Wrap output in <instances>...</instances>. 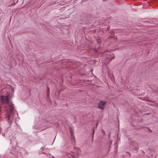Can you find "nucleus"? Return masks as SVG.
I'll return each instance as SVG.
<instances>
[{"mask_svg":"<svg viewBox=\"0 0 158 158\" xmlns=\"http://www.w3.org/2000/svg\"><path fill=\"white\" fill-rule=\"evenodd\" d=\"M106 102H104L102 101H100L98 104V108L102 110H103L104 108Z\"/></svg>","mask_w":158,"mask_h":158,"instance_id":"obj_2","label":"nucleus"},{"mask_svg":"<svg viewBox=\"0 0 158 158\" xmlns=\"http://www.w3.org/2000/svg\"><path fill=\"white\" fill-rule=\"evenodd\" d=\"M77 154H78L79 153H80V149H79V148H78V149H77Z\"/></svg>","mask_w":158,"mask_h":158,"instance_id":"obj_5","label":"nucleus"},{"mask_svg":"<svg viewBox=\"0 0 158 158\" xmlns=\"http://www.w3.org/2000/svg\"><path fill=\"white\" fill-rule=\"evenodd\" d=\"M98 44H99V42H98Z\"/></svg>","mask_w":158,"mask_h":158,"instance_id":"obj_12","label":"nucleus"},{"mask_svg":"<svg viewBox=\"0 0 158 158\" xmlns=\"http://www.w3.org/2000/svg\"><path fill=\"white\" fill-rule=\"evenodd\" d=\"M43 153V154H44V153H45L44 152H40V153Z\"/></svg>","mask_w":158,"mask_h":158,"instance_id":"obj_10","label":"nucleus"},{"mask_svg":"<svg viewBox=\"0 0 158 158\" xmlns=\"http://www.w3.org/2000/svg\"><path fill=\"white\" fill-rule=\"evenodd\" d=\"M41 149L42 150H45L46 149H47V148H45L44 147H42L41 148Z\"/></svg>","mask_w":158,"mask_h":158,"instance_id":"obj_7","label":"nucleus"},{"mask_svg":"<svg viewBox=\"0 0 158 158\" xmlns=\"http://www.w3.org/2000/svg\"><path fill=\"white\" fill-rule=\"evenodd\" d=\"M94 130L93 129V135H94Z\"/></svg>","mask_w":158,"mask_h":158,"instance_id":"obj_9","label":"nucleus"},{"mask_svg":"<svg viewBox=\"0 0 158 158\" xmlns=\"http://www.w3.org/2000/svg\"><path fill=\"white\" fill-rule=\"evenodd\" d=\"M71 155H72L73 156H74V155L73 154V152H71V154H70Z\"/></svg>","mask_w":158,"mask_h":158,"instance_id":"obj_8","label":"nucleus"},{"mask_svg":"<svg viewBox=\"0 0 158 158\" xmlns=\"http://www.w3.org/2000/svg\"><path fill=\"white\" fill-rule=\"evenodd\" d=\"M15 155L17 156V158H22V154L20 152H18L16 154H14Z\"/></svg>","mask_w":158,"mask_h":158,"instance_id":"obj_3","label":"nucleus"},{"mask_svg":"<svg viewBox=\"0 0 158 158\" xmlns=\"http://www.w3.org/2000/svg\"><path fill=\"white\" fill-rule=\"evenodd\" d=\"M71 136H72V138L73 139H74L73 134L72 131H71Z\"/></svg>","mask_w":158,"mask_h":158,"instance_id":"obj_4","label":"nucleus"},{"mask_svg":"<svg viewBox=\"0 0 158 158\" xmlns=\"http://www.w3.org/2000/svg\"><path fill=\"white\" fill-rule=\"evenodd\" d=\"M88 15H87V18L88 17Z\"/></svg>","mask_w":158,"mask_h":158,"instance_id":"obj_13","label":"nucleus"},{"mask_svg":"<svg viewBox=\"0 0 158 158\" xmlns=\"http://www.w3.org/2000/svg\"><path fill=\"white\" fill-rule=\"evenodd\" d=\"M49 92H50L49 88H48V87L47 86V92L48 93V94L49 93Z\"/></svg>","mask_w":158,"mask_h":158,"instance_id":"obj_6","label":"nucleus"},{"mask_svg":"<svg viewBox=\"0 0 158 158\" xmlns=\"http://www.w3.org/2000/svg\"><path fill=\"white\" fill-rule=\"evenodd\" d=\"M103 133H105V131H103Z\"/></svg>","mask_w":158,"mask_h":158,"instance_id":"obj_11","label":"nucleus"},{"mask_svg":"<svg viewBox=\"0 0 158 158\" xmlns=\"http://www.w3.org/2000/svg\"><path fill=\"white\" fill-rule=\"evenodd\" d=\"M84 16H85V14H84V15H83Z\"/></svg>","mask_w":158,"mask_h":158,"instance_id":"obj_14","label":"nucleus"},{"mask_svg":"<svg viewBox=\"0 0 158 158\" xmlns=\"http://www.w3.org/2000/svg\"><path fill=\"white\" fill-rule=\"evenodd\" d=\"M1 100L2 103L7 104L10 109V112H7L6 114L5 115V116L8 124L10 125L13 122H15L18 114L15 110L12 102L9 101L8 96H1Z\"/></svg>","mask_w":158,"mask_h":158,"instance_id":"obj_1","label":"nucleus"}]
</instances>
